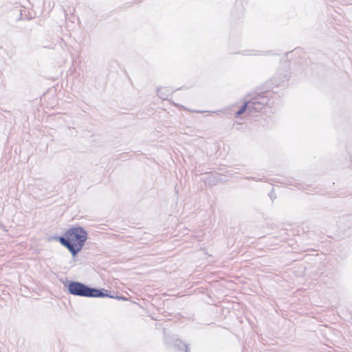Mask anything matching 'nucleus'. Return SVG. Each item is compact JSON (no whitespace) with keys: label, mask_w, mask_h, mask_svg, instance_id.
<instances>
[{"label":"nucleus","mask_w":352,"mask_h":352,"mask_svg":"<svg viewBox=\"0 0 352 352\" xmlns=\"http://www.w3.org/2000/svg\"><path fill=\"white\" fill-rule=\"evenodd\" d=\"M87 238L88 234L83 228L75 226L68 229L63 236L58 237V241L75 257L82 250Z\"/></svg>","instance_id":"obj_1"},{"label":"nucleus","mask_w":352,"mask_h":352,"mask_svg":"<svg viewBox=\"0 0 352 352\" xmlns=\"http://www.w3.org/2000/svg\"><path fill=\"white\" fill-rule=\"evenodd\" d=\"M68 290L70 294L76 296H81L85 297H104L109 296L110 298H114L112 296H109L102 293L101 291L97 289H91L87 287L84 284L78 282H72L68 285Z\"/></svg>","instance_id":"obj_2"},{"label":"nucleus","mask_w":352,"mask_h":352,"mask_svg":"<svg viewBox=\"0 0 352 352\" xmlns=\"http://www.w3.org/2000/svg\"><path fill=\"white\" fill-rule=\"evenodd\" d=\"M267 98L263 96H259L252 100L249 101L244 104L243 107L236 112V116H239L245 111H247L249 113H252L254 111H260L263 107L267 104Z\"/></svg>","instance_id":"obj_3"},{"label":"nucleus","mask_w":352,"mask_h":352,"mask_svg":"<svg viewBox=\"0 0 352 352\" xmlns=\"http://www.w3.org/2000/svg\"><path fill=\"white\" fill-rule=\"evenodd\" d=\"M171 93L172 90L168 87H160L157 89V95L163 100L166 99Z\"/></svg>","instance_id":"obj_4"},{"label":"nucleus","mask_w":352,"mask_h":352,"mask_svg":"<svg viewBox=\"0 0 352 352\" xmlns=\"http://www.w3.org/2000/svg\"><path fill=\"white\" fill-rule=\"evenodd\" d=\"M184 346L185 347L186 352H189L188 346L186 344H184Z\"/></svg>","instance_id":"obj_5"}]
</instances>
